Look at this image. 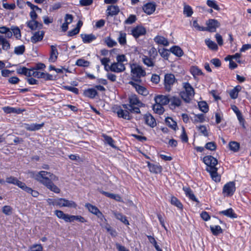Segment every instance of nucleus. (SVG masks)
<instances>
[{
	"instance_id": "nucleus-5",
	"label": "nucleus",
	"mask_w": 251,
	"mask_h": 251,
	"mask_svg": "<svg viewBox=\"0 0 251 251\" xmlns=\"http://www.w3.org/2000/svg\"><path fill=\"white\" fill-rule=\"evenodd\" d=\"M177 82V79L176 78L174 75L172 74H167L164 76V86L165 90L170 92L173 85Z\"/></svg>"
},
{
	"instance_id": "nucleus-14",
	"label": "nucleus",
	"mask_w": 251,
	"mask_h": 251,
	"mask_svg": "<svg viewBox=\"0 0 251 251\" xmlns=\"http://www.w3.org/2000/svg\"><path fill=\"white\" fill-rule=\"evenodd\" d=\"M145 33L146 30L145 28L140 26H137L131 30V34L135 38L144 35Z\"/></svg>"
},
{
	"instance_id": "nucleus-57",
	"label": "nucleus",
	"mask_w": 251,
	"mask_h": 251,
	"mask_svg": "<svg viewBox=\"0 0 251 251\" xmlns=\"http://www.w3.org/2000/svg\"><path fill=\"white\" fill-rule=\"evenodd\" d=\"M30 251H43V247L41 244H34L30 247Z\"/></svg>"
},
{
	"instance_id": "nucleus-9",
	"label": "nucleus",
	"mask_w": 251,
	"mask_h": 251,
	"mask_svg": "<svg viewBox=\"0 0 251 251\" xmlns=\"http://www.w3.org/2000/svg\"><path fill=\"white\" fill-rule=\"evenodd\" d=\"M57 205L60 207H67L69 208H75L77 206V204L75 201H69L63 198L58 199Z\"/></svg>"
},
{
	"instance_id": "nucleus-28",
	"label": "nucleus",
	"mask_w": 251,
	"mask_h": 251,
	"mask_svg": "<svg viewBox=\"0 0 251 251\" xmlns=\"http://www.w3.org/2000/svg\"><path fill=\"white\" fill-rule=\"evenodd\" d=\"M219 214L224 215L230 218H236L237 215L234 212L232 208H229L225 210L219 212Z\"/></svg>"
},
{
	"instance_id": "nucleus-1",
	"label": "nucleus",
	"mask_w": 251,
	"mask_h": 251,
	"mask_svg": "<svg viewBox=\"0 0 251 251\" xmlns=\"http://www.w3.org/2000/svg\"><path fill=\"white\" fill-rule=\"evenodd\" d=\"M30 177L34 178L46 187L51 181H56L58 177L52 173L45 171L40 172L29 171Z\"/></svg>"
},
{
	"instance_id": "nucleus-46",
	"label": "nucleus",
	"mask_w": 251,
	"mask_h": 251,
	"mask_svg": "<svg viewBox=\"0 0 251 251\" xmlns=\"http://www.w3.org/2000/svg\"><path fill=\"white\" fill-rule=\"evenodd\" d=\"M166 122L174 130L176 129V127H177L176 123V122L173 121L172 118L169 117L166 118Z\"/></svg>"
},
{
	"instance_id": "nucleus-24",
	"label": "nucleus",
	"mask_w": 251,
	"mask_h": 251,
	"mask_svg": "<svg viewBox=\"0 0 251 251\" xmlns=\"http://www.w3.org/2000/svg\"><path fill=\"white\" fill-rule=\"evenodd\" d=\"M171 102L170 106L172 109L176 108V107L179 106L181 104V100L176 97H173L170 99Z\"/></svg>"
},
{
	"instance_id": "nucleus-8",
	"label": "nucleus",
	"mask_w": 251,
	"mask_h": 251,
	"mask_svg": "<svg viewBox=\"0 0 251 251\" xmlns=\"http://www.w3.org/2000/svg\"><path fill=\"white\" fill-rule=\"evenodd\" d=\"M203 161L207 166L206 171L209 170V168H216V166L218 163L217 159L211 155L204 156L203 158Z\"/></svg>"
},
{
	"instance_id": "nucleus-11",
	"label": "nucleus",
	"mask_w": 251,
	"mask_h": 251,
	"mask_svg": "<svg viewBox=\"0 0 251 251\" xmlns=\"http://www.w3.org/2000/svg\"><path fill=\"white\" fill-rule=\"evenodd\" d=\"M10 49L9 41L5 38L4 35H0V54L2 53V50L7 51Z\"/></svg>"
},
{
	"instance_id": "nucleus-44",
	"label": "nucleus",
	"mask_w": 251,
	"mask_h": 251,
	"mask_svg": "<svg viewBox=\"0 0 251 251\" xmlns=\"http://www.w3.org/2000/svg\"><path fill=\"white\" fill-rule=\"evenodd\" d=\"M205 43L208 48L211 50H215L218 49L217 44L214 42L211 41L210 39H206Z\"/></svg>"
},
{
	"instance_id": "nucleus-3",
	"label": "nucleus",
	"mask_w": 251,
	"mask_h": 251,
	"mask_svg": "<svg viewBox=\"0 0 251 251\" xmlns=\"http://www.w3.org/2000/svg\"><path fill=\"white\" fill-rule=\"evenodd\" d=\"M130 67L132 79L134 81L141 82L140 77L146 75L145 70L140 66L135 64H132Z\"/></svg>"
},
{
	"instance_id": "nucleus-56",
	"label": "nucleus",
	"mask_w": 251,
	"mask_h": 251,
	"mask_svg": "<svg viewBox=\"0 0 251 251\" xmlns=\"http://www.w3.org/2000/svg\"><path fill=\"white\" fill-rule=\"evenodd\" d=\"M15 185H17L19 187H20V188H21L25 192L27 191V189L29 187H27L25 183L21 181H19L18 179L17 181H16Z\"/></svg>"
},
{
	"instance_id": "nucleus-53",
	"label": "nucleus",
	"mask_w": 251,
	"mask_h": 251,
	"mask_svg": "<svg viewBox=\"0 0 251 251\" xmlns=\"http://www.w3.org/2000/svg\"><path fill=\"white\" fill-rule=\"evenodd\" d=\"M158 44H161L165 46L169 45V42L164 37L158 36Z\"/></svg>"
},
{
	"instance_id": "nucleus-47",
	"label": "nucleus",
	"mask_w": 251,
	"mask_h": 251,
	"mask_svg": "<svg viewBox=\"0 0 251 251\" xmlns=\"http://www.w3.org/2000/svg\"><path fill=\"white\" fill-rule=\"evenodd\" d=\"M210 229L212 233L215 235H217L222 232V229L219 226H211Z\"/></svg>"
},
{
	"instance_id": "nucleus-6",
	"label": "nucleus",
	"mask_w": 251,
	"mask_h": 251,
	"mask_svg": "<svg viewBox=\"0 0 251 251\" xmlns=\"http://www.w3.org/2000/svg\"><path fill=\"white\" fill-rule=\"evenodd\" d=\"M85 206L87 208L90 212L96 215L101 222L106 221V219L104 215L96 206L89 203H86Z\"/></svg>"
},
{
	"instance_id": "nucleus-55",
	"label": "nucleus",
	"mask_w": 251,
	"mask_h": 251,
	"mask_svg": "<svg viewBox=\"0 0 251 251\" xmlns=\"http://www.w3.org/2000/svg\"><path fill=\"white\" fill-rule=\"evenodd\" d=\"M158 52H159L161 56L165 58V59H167L169 53V51L167 50L162 49H159L158 50Z\"/></svg>"
},
{
	"instance_id": "nucleus-36",
	"label": "nucleus",
	"mask_w": 251,
	"mask_h": 251,
	"mask_svg": "<svg viewBox=\"0 0 251 251\" xmlns=\"http://www.w3.org/2000/svg\"><path fill=\"white\" fill-rule=\"evenodd\" d=\"M46 187L50 190L56 194H58L60 192V189L55 185L52 181L46 186Z\"/></svg>"
},
{
	"instance_id": "nucleus-13",
	"label": "nucleus",
	"mask_w": 251,
	"mask_h": 251,
	"mask_svg": "<svg viewBox=\"0 0 251 251\" xmlns=\"http://www.w3.org/2000/svg\"><path fill=\"white\" fill-rule=\"evenodd\" d=\"M109 69L112 72L119 73L124 72L126 69V67L124 64L114 62L110 65Z\"/></svg>"
},
{
	"instance_id": "nucleus-52",
	"label": "nucleus",
	"mask_w": 251,
	"mask_h": 251,
	"mask_svg": "<svg viewBox=\"0 0 251 251\" xmlns=\"http://www.w3.org/2000/svg\"><path fill=\"white\" fill-rule=\"evenodd\" d=\"M142 60L144 63L148 67H151L153 65L152 60L146 56H144L142 58Z\"/></svg>"
},
{
	"instance_id": "nucleus-16",
	"label": "nucleus",
	"mask_w": 251,
	"mask_h": 251,
	"mask_svg": "<svg viewBox=\"0 0 251 251\" xmlns=\"http://www.w3.org/2000/svg\"><path fill=\"white\" fill-rule=\"evenodd\" d=\"M217 171V168H213L212 169L209 168V170L207 171L210 173L212 180L216 182H219L221 180V176L218 174Z\"/></svg>"
},
{
	"instance_id": "nucleus-45",
	"label": "nucleus",
	"mask_w": 251,
	"mask_h": 251,
	"mask_svg": "<svg viewBox=\"0 0 251 251\" xmlns=\"http://www.w3.org/2000/svg\"><path fill=\"white\" fill-rule=\"evenodd\" d=\"M193 10L192 8L188 5H185L184 6L183 13L187 17H190L193 14Z\"/></svg>"
},
{
	"instance_id": "nucleus-18",
	"label": "nucleus",
	"mask_w": 251,
	"mask_h": 251,
	"mask_svg": "<svg viewBox=\"0 0 251 251\" xmlns=\"http://www.w3.org/2000/svg\"><path fill=\"white\" fill-rule=\"evenodd\" d=\"M44 125V123L38 124L33 123L31 124H25V128L28 131H35L41 128Z\"/></svg>"
},
{
	"instance_id": "nucleus-38",
	"label": "nucleus",
	"mask_w": 251,
	"mask_h": 251,
	"mask_svg": "<svg viewBox=\"0 0 251 251\" xmlns=\"http://www.w3.org/2000/svg\"><path fill=\"white\" fill-rule=\"evenodd\" d=\"M104 42L109 48H112L117 45V42L109 36L105 38Z\"/></svg>"
},
{
	"instance_id": "nucleus-33",
	"label": "nucleus",
	"mask_w": 251,
	"mask_h": 251,
	"mask_svg": "<svg viewBox=\"0 0 251 251\" xmlns=\"http://www.w3.org/2000/svg\"><path fill=\"white\" fill-rule=\"evenodd\" d=\"M158 100H159V105H166L170 101V99L166 96L158 95Z\"/></svg>"
},
{
	"instance_id": "nucleus-54",
	"label": "nucleus",
	"mask_w": 251,
	"mask_h": 251,
	"mask_svg": "<svg viewBox=\"0 0 251 251\" xmlns=\"http://www.w3.org/2000/svg\"><path fill=\"white\" fill-rule=\"evenodd\" d=\"M216 145L214 142H210L206 143L205 145V148L210 151H215L216 149Z\"/></svg>"
},
{
	"instance_id": "nucleus-42",
	"label": "nucleus",
	"mask_w": 251,
	"mask_h": 251,
	"mask_svg": "<svg viewBox=\"0 0 251 251\" xmlns=\"http://www.w3.org/2000/svg\"><path fill=\"white\" fill-rule=\"evenodd\" d=\"M200 109L204 113H206L208 111V106L205 101H202L198 103Z\"/></svg>"
},
{
	"instance_id": "nucleus-10",
	"label": "nucleus",
	"mask_w": 251,
	"mask_h": 251,
	"mask_svg": "<svg viewBox=\"0 0 251 251\" xmlns=\"http://www.w3.org/2000/svg\"><path fill=\"white\" fill-rule=\"evenodd\" d=\"M207 27L205 28V30H208L210 32L216 31V28L218 27L220 24L216 20L210 19L206 23Z\"/></svg>"
},
{
	"instance_id": "nucleus-35",
	"label": "nucleus",
	"mask_w": 251,
	"mask_h": 251,
	"mask_svg": "<svg viewBox=\"0 0 251 251\" xmlns=\"http://www.w3.org/2000/svg\"><path fill=\"white\" fill-rule=\"evenodd\" d=\"M54 214L58 218L62 219L67 222L69 214H65L63 211L59 210H55Z\"/></svg>"
},
{
	"instance_id": "nucleus-49",
	"label": "nucleus",
	"mask_w": 251,
	"mask_h": 251,
	"mask_svg": "<svg viewBox=\"0 0 251 251\" xmlns=\"http://www.w3.org/2000/svg\"><path fill=\"white\" fill-rule=\"evenodd\" d=\"M2 212L6 215H10L12 213V208L9 205H5L2 208Z\"/></svg>"
},
{
	"instance_id": "nucleus-48",
	"label": "nucleus",
	"mask_w": 251,
	"mask_h": 251,
	"mask_svg": "<svg viewBox=\"0 0 251 251\" xmlns=\"http://www.w3.org/2000/svg\"><path fill=\"white\" fill-rule=\"evenodd\" d=\"M206 3L208 6L214 8L215 10H219L220 9V8L215 0H207Z\"/></svg>"
},
{
	"instance_id": "nucleus-43",
	"label": "nucleus",
	"mask_w": 251,
	"mask_h": 251,
	"mask_svg": "<svg viewBox=\"0 0 251 251\" xmlns=\"http://www.w3.org/2000/svg\"><path fill=\"white\" fill-rule=\"evenodd\" d=\"M102 136L104 138V141L105 142V143H106L107 144H108L109 146H110L111 147L113 148H116L114 144V141L111 137L104 134L102 135Z\"/></svg>"
},
{
	"instance_id": "nucleus-15",
	"label": "nucleus",
	"mask_w": 251,
	"mask_h": 251,
	"mask_svg": "<svg viewBox=\"0 0 251 251\" xmlns=\"http://www.w3.org/2000/svg\"><path fill=\"white\" fill-rule=\"evenodd\" d=\"M50 56L49 57V61L50 62H55L57 59L58 55L56 45H51L50 46Z\"/></svg>"
},
{
	"instance_id": "nucleus-25",
	"label": "nucleus",
	"mask_w": 251,
	"mask_h": 251,
	"mask_svg": "<svg viewBox=\"0 0 251 251\" xmlns=\"http://www.w3.org/2000/svg\"><path fill=\"white\" fill-rule=\"evenodd\" d=\"M81 37L84 43H90L96 39V36L93 34H82Z\"/></svg>"
},
{
	"instance_id": "nucleus-50",
	"label": "nucleus",
	"mask_w": 251,
	"mask_h": 251,
	"mask_svg": "<svg viewBox=\"0 0 251 251\" xmlns=\"http://www.w3.org/2000/svg\"><path fill=\"white\" fill-rule=\"evenodd\" d=\"M90 64L89 61L83 59H79L76 62V65L78 66L88 67Z\"/></svg>"
},
{
	"instance_id": "nucleus-21",
	"label": "nucleus",
	"mask_w": 251,
	"mask_h": 251,
	"mask_svg": "<svg viewBox=\"0 0 251 251\" xmlns=\"http://www.w3.org/2000/svg\"><path fill=\"white\" fill-rule=\"evenodd\" d=\"M130 111L126 109L123 110L122 109H119L117 111V115L119 117L122 118L126 120H130L131 118L129 114Z\"/></svg>"
},
{
	"instance_id": "nucleus-58",
	"label": "nucleus",
	"mask_w": 251,
	"mask_h": 251,
	"mask_svg": "<svg viewBox=\"0 0 251 251\" xmlns=\"http://www.w3.org/2000/svg\"><path fill=\"white\" fill-rule=\"evenodd\" d=\"M117 62L120 64H124V62H127V60L125 55H118L116 57Z\"/></svg>"
},
{
	"instance_id": "nucleus-4",
	"label": "nucleus",
	"mask_w": 251,
	"mask_h": 251,
	"mask_svg": "<svg viewBox=\"0 0 251 251\" xmlns=\"http://www.w3.org/2000/svg\"><path fill=\"white\" fill-rule=\"evenodd\" d=\"M183 86L185 89V91L181 92L180 95L185 101L189 102L191 100L190 98L194 96V90L188 82H184L183 83Z\"/></svg>"
},
{
	"instance_id": "nucleus-17",
	"label": "nucleus",
	"mask_w": 251,
	"mask_h": 251,
	"mask_svg": "<svg viewBox=\"0 0 251 251\" xmlns=\"http://www.w3.org/2000/svg\"><path fill=\"white\" fill-rule=\"evenodd\" d=\"M155 4L153 3L149 2L145 4L143 7V10L147 14H152L155 10Z\"/></svg>"
},
{
	"instance_id": "nucleus-20",
	"label": "nucleus",
	"mask_w": 251,
	"mask_h": 251,
	"mask_svg": "<svg viewBox=\"0 0 251 251\" xmlns=\"http://www.w3.org/2000/svg\"><path fill=\"white\" fill-rule=\"evenodd\" d=\"M44 32L43 31H38L34 33L31 38V42L32 43H36L41 41L44 37Z\"/></svg>"
},
{
	"instance_id": "nucleus-22",
	"label": "nucleus",
	"mask_w": 251,
	"mask_h": 251,
	"mask_svg": "<svg viewBox=\"0 0 251 251\" xmlns=\"http://www.w3.org/2000/svg\"><path fill=\"white\" fill-rule=\"evenodd\" d=\"M0 33L4 34V36L6 39L11 38L13 36V33L11 28H9L5 26L0 27Z\"/></svg>"
},
{
	"instance_id": "nucleus-26",
	"label": "nucleus",
	"mask_w": 251,
	"mask_h": 251,
	"mask_svg": "<svg viewBox=\"0 0 251 251\" xmlns=\"http://www.w3.org/2000/svg\"><path fill=\"white\" fill-rule=\"evenodd\" d=\"M75 221H77L80 223H85L86 222V220L85 219V218L81 216L68 215L67 222H73Z\"/></svg>"
},
{
	"instance_id": "nucleus-31",
	"label": "nucleus",
	"mask_w": 251,
	"mask_h": 251,
	"mask_svg": "<svg viewBox=\"0 0 251 251\" xmlns=\"http://www.w3.org/2000/svg\"><path fill=\"white\" fill-rule=\"evenodd\" d=\"M183 190L185 191L186 195L193 201L198 202V199L196 198L195 196L193 194L191 189L189 188H183Z\"/></svg>"
},
{
	"instance_id": "nucleus-39",
	"label": "nucleus",
	"mask_w": 251,
	"mask_h": 251,
	"mask_svg": "<svg viewBox=\"0 0 251 251\" xmlns=\"http://www.w3.org/2000/svg\"><path fill=\"white\" fill-rule=\"evenodd\" d=\"M228 146L230 150L236 152L238 151L240 147V144L237 142L231 141L229 142Z\"/></svg>"
},
{
	"instance_id": "nucleus-61",
	"label": "nucleus",
	"mask_w": 251,
	"mask_h": 251,
	"mask_svg": "<svg viewBox=\"0 0 251 251\" xmlns=\"http://www.w3.org/2000/svg\"><path fill=\"white\" fill-rule=\"evenodd\" d=\"M198 129L200 132L204 136L206 137L208 136V133L206 126H201L198 127Z\"/></svg>"
},
{
	"instance_id": "nucleus-51",
	"label": "nucleus",
	"mask_w": 251,
	"mask_h": 251,
	"mask_svg": "<svg viewBox=\"0 0 251 251\" xmlns=\"http://www.w3.org/2000/svg\"><path fill=\"white\" fill-rule=\"evenodd\" d=\"M204 115L203 114H197L194 116L195 123H202L204 121Z\"/></svg>"
},
{
	"instance_id": "nucleus-64",
	"label": "nucleus",
	"mask_w": 251,
	"mask_h": 251,
	"mask_svg": "<svg viewBox=\"0 0 251 251\" xmlns=\"http://www.w3.org/2000/svg\"><path fill=\"white\" fill-rule=\"evenodd\" d=\"M210 62L216 67H219L221 65V62L220 59L218 58H213L211 60Z\"/></svg>"
},
{
	"instance_id": "nucleus-12",
	"label": "nucleus",
	"mask_w": 251,
	"mask_h": 251,
	"mask_svg": "<svg viewBox=\"0 0 251 251\" xmlns=\"http://www.w3.org/2000/svg\"><path fill=\"white\" fill-rule=\"evenodd\" d=\"M141 82L130 81L129 82V84H131L136 90V91L141 95H146L148 94L147 89L141 86L139 83Z\"/></svg>"
},
{
	"instance_id": "nucleus-7",
	"label": "nucleus",
	"mask_w": 251,
	"mask_h": 251,
	"mask_svg": "<svg viewBox=\"0 0 251 251\" xmlns=\"http://www.w3.org/2000/svg\"><path fill=\"white\" fill-rule=\"evenodd\" d=\"M235 189V183L233 181H230L224 186L223 193L225 196H231L233 195Z\"/></svg>"
},
{
	"instance_id": "nucleus-32",
	"label": "nucleus",
	"mask_w": 251,
	"mask_h": 251,
	"mask_svg": "<svg viewBox=\"0 0 251 251\" xmlns=\"http://www.w3.org/2000/svg\"><path fill=\"white\" fill-rule=\"evenodd\" d=\"M11 30L13 33V35L15 37V38L19 40L21 38V31L19 28L16 26H12L11 27Z\"/></svg>"
},
{
	"instance_id": "nucleus-23",
	"label": "nucleus",
	"mask_w": 251,
	"mask_h": 251,
	"mask_svg": "<svg viewBox=\"0 0 251 251\" xmlns=\"http://www.w3.org/2000/svg\"><path fill=\"white\" fill-rule=\"evenodd\" d=\"M144 119L146 123L151 127H154L156 124L155 119L149 113L144 116Z\"/></svg>"
},
{
	"instance_id": "nucleus-27",
	"label": "nucleus",
	"mask_w": 251,
	"mask_h": 251,
	"mask_svg": "<svg viewBox=\"0 0 251 251\" xmlns=\"http://www.w3.org/2000/svg\"><path fill=\"white\" fill-rule=\"evenodd\" d=\"M83 94L86 97L93 99L97 95L98 92L94 88H89L84 91Z\"/></svg>"
},
{
	"instance_id": "nucleus-37",
	"label": "nucleus",
	"mask_w": 251,
	"mask_h": 251,
	"mask_svg": "<svg viewBox=\"0 0 251 251\" xmlns=\"http://www.w3.org/2000/svg\"><path fill=\"white\" fill-rule=\"evenodd\" d=\"M171 203L172 204L176 206L178 208L182 209L183 205L180 201L175 197H172L171 199Z\"/></svg>"
},
{
	"instance_id": "nucleus-62",
	"label": "nucleus",
	"mask_w": 251,
	"mask_h": 251,
	"mask_svg": "<svg viewBox=\"0 0 251 251\" xmlns=\"http://www.w3.org/2000/svg\"><path fill=\"white\" fill-rule=\"evenodd\" d=\"M136 20V18L135 15H131L126 20L125 23L127 24H132L134 23Z\"/></svg>"
},
{
	"instance_id": "nucleus-34",
	"label": "nucleus",
	"mask_w": 251,
	"mask_h": 251,
	"mask_svg": "<svg viewBox=\"0 0 251 251\" xmlns=\"http://www.w3.org/2000/svg\"><path fill=\"white\" fill-rule=\"evenodd\" d=\"M171 51L176 55L177 56L180 57L183 55V52L181 49L177 46H175L171 49Z\"/></svg>"
},
{
	"instance_id": "nucleus-63",
	"label": "nucleus",
	"mask_w": 251,
	"mask_h": 251,
	"mask_svg": "<svg viewBox=\"0 0 251 251\" xmlns=\"http://www.w3.org/2000/svg\"><path fill=\"white\" fill-rule=\"evenodd\" d=\"M193 26L195 27L196 29L199 30V31H204L205 30V28L203 27L200 26L197 21L196 20H195L193 22Z\"/></svg>"
},
{
	"instance_id": "nucleus-19",
	"label": "nucleus",
	"mask_w": 251,
	"mask_h": 251,
	"mask_svg": "<svg viewBox=\"0 0 251 251\" xmlns=\"http://www.w3.org/2000/svg\"><path fill=\"white\" fill-rule=\"evenodd\" d=\"M106 11L108 16H113L119 13L120 9L117 5H111L107 7Z\"/></svg>"
},
{
	"instance_id": "nucleus-59",
	"label": "nucleus",
	"mask_w": 251,
	"mask_h": 251,
	"mask_svg": "<svg viewBox=\"0 0 251 251\" xmlns=\"http://www.w3.org/2000/svg\"><path fill=\"white\" fill-rule=\"evenodd\" d=\"M64 88L65 90L71 91L75 94H78V89L77 88L71 86H64Z\"/></svg>"
},
{
	"instance_id": "nucleus-40",
	"label": "nucleus",
	"mask_w": 251,
	"mask_h": 251,
	"mask_svg": "<svg viewBox=\"0 0 251 251\" xmlns=\"http://www.w3.org/2000/svg\"><path fill=\"white\" fill-rule=\"evenodd\" d=\"M119 43L122 45H124L126 43V33L123 32H120L119 36L118 38Z\"/></svg>"
},
{
	"instance_id": "nucleus-30",
	"label": "nucleus",
	"mask_w": 251,
	"mask_h": 251,
	"mask_svg": "<svg viewBox=\"0 0 251 251\" xmlns=\"http://www.w3.org/2000/svg\"><path fill=\"white\" fill-rule=\"evenodd\" d=\"M26 24L27 26L31 30H35L38 28H41L42 26L41 24L33 20L27 22Z\"/></svg>"
},
{
	"instance_id": "nucleus-2",
	"label": "nucleus",
	"mask_w": 251,
	"mask_h": 251,
	"mask_svg": "<svg viewBox=\"0 0 251 251\" xmlns=\"http://www.w3.org/2000/svg\"><path fill=\"white\" fill-rule=\"evenodd\" d=\"M129 104H123V107L130 111L131 113H139L140 112L139 107H142L144 104L140 101L135 95H131L129 98Z\"/></svg>"
},
{
	"instance_id": "nucleus-41",
	"label": "nucleus",
	"mask_w": 251,
	"mask_h": 251,
	"mask_svg": "<svg viewBox=\"0 0 251 251\" xmlns=\"http://www.w3.org/2000/svg\"><path fill=\"white\" fill-rule=\"evenodd\" d=\"M25 51V47L24 45H21L15 47L14 52L16 55H22Z\"/></svg>"
},
{
	"instance_id": "nucleus-60",
	"label": "nucleus",
	"mask_w": 251,
	"mask_h": 251,
	"mask_svg": "<svg viewBox=\"0 0 251 251\" xmlns=\"http://www.w3.org/2000/svg\"><path fill=\"white\" fill-rule=\"evenodd\" d=\"M26 192L28 194H30L33 197L35 198H37L39 195V193L38 191L33 190L30 187H28Z\"/></svg>"
},
{
	"instance_id": "nucleus-29",
	"label": "nucleus",
	"mask_w": 251,
	"mask_h": 251,
	"mask_svg": "<svg viewBox=\"0 0 251 251\" xmlns=\"http://www.w3.org/2000/svg\"><path fill=\"white\" fill-rule=\"evenodd\" d=\"M113 214L115 216V218L120 220L122 223H124L125 225H129V222L128 220L126 219V218L125 216L123 215L122 213L113 211Z\"/></svg>"
}]
</instances>
